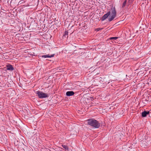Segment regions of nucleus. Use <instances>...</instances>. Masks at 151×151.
<instances>
[{
  "label": "nucleus",
  "mask_w": 151,
  "mask_h": 151,
  "mask_svg": "<svg viewBox=\"0 0 151 151\" xmlns=\"http://www.w3.org/2000/svg\"><path fill=\"white\" fill-rule=\"evenodd\" d=\"M116 15L115 7L112 6L110 10L106 14H104L101 19L102 21H103L109 17L108 21L109 22L112 21L115 18Z\"/></svg>",
  "instance_id": "f257e3e1"
},
{
  "label": "nucleus",
  "mask_w": 151,
  "mask_h": 151,
  "mask_svg": "<svg viewBox=\"0 0 151 151\" xmlns=\"http://www.w3.org/2000/svg\"><path fill=\"white\" fill-rule=\"evenodd\" d=\"M87 125L95 128H98L100 126V123L97 120L93 119H89L87 120Z\"/></svg>",
  "instance_id": "f03ea898"
},
{
  "label": "nucleus",
  "mask_w": 151,
  "mask_h": 151,
  "mask_svg": "<svg viewBox=\"0 0 151 151\" xmlns=\"http://www.w3.org/2000/svg\"><path fill=\"white\" fill-rule=\"evenodd\" d=\"M36 94L38 95V97L40 99L45 98L48 97V94L47 93H44L42 91H39L36 92Z\"/></svg>",
  "instance_id": "7ed1b4c3"
},
{
  "label": "nucleus",
  "mask_w": 151,
  "mask_h": 151,
  "mask_svg": "<svg viewBox=\"0 0 151 151\" xmlns=\"http://www.w3.org/2000/svg\"><path fill=\"white\" fill-rule=\"evenodd\" d=\"M151 101V96L148 94L146 97L144 96L142 99V102L144 104H146Z\"/></svg>",
  "instance_id": "20e7f679"
},
{
  "label": "nucleus",
  "mask_w": 151,
  "mask_h": 151,
  "mask_svg": "<svg viewBox=\"0 0 151 151\" xmlns=\"http://www.w3.org/2000/svg\"><path fill=\"white\" fill-rule=\"evenodd\" d=\"M148 114L150 116H151V112H150L149 111H146L145 110L142 113V116L143 117H145Z\"/></svg>",
  "instance_id": "39448f33"
},
{
  "label": "nucleus",
  "mask_w": 151,
  "mask_h": 151,
  "mask_svg": "<svg viewBox=\"0 0 151 151\" xmlns=\"http://www.w3.org/2000/svg\"><path fill=\"white\" fill-rule=\"evenodd\" d=\"M75 93L73 91H68L66 92V95L67 96H71L73 95Z\"/></svg>",
  "instance_id": "423d86ee"
},
{
  "label": "nucleus",
  "mask_w": 151,
  "mask_h": 151,
  "mask_svg": "<svg viewBox=\"0 0 151 151\" xmlns=\"http://www.w3.org/2000/svg\"><path fill=\"white\" fill-rule=\"evenodd\" d=\"M6 69L8 70L12 71L14 69V68L12 65H9L6 66Z\"/></svg>",
  "instance_id": "0eeeda50"
},
{
  "label": "nucleus",
  "mask_w": 151,
  "mask_h": 151,
  "mask_svg": "<svg viewBox=\"0 0 151 151\" xmlns=\"http://www.w3.org/2000/svg\"><path fill=\"white\" fill-rule=\"evenodd\" d=\"M54 55H55L54 54H53L51 55H49V54H48V55H43L42 56V58H51V57H54Z\"/></svg>",
  "instance_id": "6e6552de"
},
{
  "label": "nucleus",
  "mask_w": 151,
  "mask_h": 151,
  "mask_svg": "<svg viewBox=\"0 0 151 151\" xmlns=\"http://www.w3.org/2000/svg\"><path fill=\"white\" fill-rule=\"evenodd\" d=\"M68 31H65L64 34L63 35V38H66V37L67 38L68 37Z\"/></svg>",
  "instance_id": "1a4fd4ad"
},
{
  "label": "nucleus",
  "mask_w": 151,
  "mask_h": 151,
  "mask_svg": "<svg viewBox=\"0 0 151 151\" xmlns=\"http://www.w3.org/2000/svg\"><path fill=\"white\" fill-rule=\"evenodd\" d=\"M151 142L150 141L148 142H147L146 140L143 142V144L145 145V146L147 147L149 145V144H150Z\"/></svg>",
  "instance_id": "9d476101"
},
{
  "label": "nucleus",
  "mask_w": 151,
  "mask_h": 151,
  "mask_svg": "<svg viewBox=\"0 0 151 151\" xmlns=\"http://www.w3.org/2000/svg\"><path fill=\"white\" fill-rule=\"evenodd\" d=\"M62 146L66 150H68V147L67 145H62Z\"/></svg>",
  "instance_id": "9b49d317"
},
{
  "label": "nucleus",
  "mask_w": 151,
  "mask_h": 151,
  "mask_svg": "<svg viewBox=\"0 0 151 151\" xmlns=\"http://www.w3.org/2000/svg\"><path fill=\"white\" fill-rule=\"evenodd\" d=\"M41 151H51V150L47 148H42L41 150Z\"/></svg>",
  "instance_id": "f8f14e48"
},
{
  "label": "nucleus",
  "mask_w": 151,
  "mask_h": 151,
  "mask_svg": "<svg viewBox=\"0 0 151 151\" xmlns=\"http://www.w3.org/2000/svg\"><path fill=\"white\" fill-rule=\"evenodd\" d=\"M127 1L125 0L123 2L122 6V8H124L125 6Z\"/></svg>",
  "instance_id": "ddd939ff"
},
{
  "label": "nucleus",
  "mask_w": 151,
  "mask_h": 151,
  "mask_svg": "<svg viewBox=\"0 0 151 151\" xmlns=\"http://www.w3.org/2000/svg\"><path fill=\"white\" fill-rule=\"evenodd\" d=\"M119 37H111L109 38V39L111 40H116L117 39H118Z\"/></svg>",
  "instance_id": "4468645a"
},
{
  "label": "nucleus",
  "mask_w": 151,
  "mask_h": 151,
  "mask_svg": "<svg viewBox=\"0 0 151 151\" xmlns=\"http://www.w3.org/2000/svg\"><path fill=\"white\" fill-rule=\"evenodd\" d=\"M133 1L134 0H128V3L129 4V5L132 4Z\"/></svg>",
  "instance_id": "2eb2a0df"
},
{
  "label": "nucleus",
  "mask_w": 151,
  "mask_h": 151,
  "mask_svg": "<svg viewBox=\"0 0 151 151\" xmlns=\"http://www.w3.org/2000/svg\"><path fill=\"white\" fill-rule=\"evenodd\" d=\"M101 29L100 28H98L95 29V30L97 32L99 31Z\"/></svg>",
  "instance_id": "dca6fc26"
},
{
  "label": "nucleus",
  "mask_w": 151,
  "mask_h": 151,
  "mask_svg": "<svg viewBox=\"0 0 151 151\" xmlns=\"http://www.w3.org/2000/svg\"><path fill=\"white\" fill-rule=\"evenodd\" d=\"M106 59L105 58V57H103L102 58V59L101 60H106Z\"/></svg>",
  "instance_id": "f3484780"
},
{
  "label": "nucleus",
  "mask_w": 151,
  "mask_h": 151,
  "mask_svg": "<svg viewBox=\"0 0 151 151\" xmlns=\"http://www.w3.org/2000/svg\"><path fill=\"white\" fill-rule=\"evenodd\" d=\"M73 27V26H71V27Z\"/></svg>",
  "instance_id": "a211bd4d"
}]
</instances>
